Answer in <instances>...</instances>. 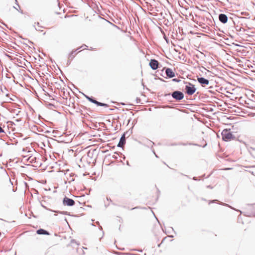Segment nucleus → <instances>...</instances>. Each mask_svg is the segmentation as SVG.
Instances as JSON below:
<instances>
[{"mask_svg":"<svg viewBox=\"0 0 255 255\" xmlns=\"http://www.w3.org/2000/svg\"><path fill=\"white\" fill-rule=\"evenodd\" d=\"M222 138L225 141H229L233 138V135L228 129H224L222 132Z\"/></svg>","mask_w":255,"mask_h":255,"instance_id":"f257e3e1","label":"nucleus"},{"mask_svg":"<svg viewBox=\"0 0 255 255\" xmlns=\"http://www.w3.org/2000/svg\"><path fill=\"white\" fill-rule=\"evenodd\" d=\"M186 93L189 95H193L196 91V88L194 85L189 83L188 85L185 86Z\"/></svg>","mask_w":255,"mask_h":255,"instance_id":"f03ea898","label":"nucleus"},{"mask_svg":"<svg viewBox=\"0 0 255 255\" xmlns=\"http://www.w3.org/2000/svg\"><path fill=\"white\" fill-rule=\"evenodd\" d=\"M172 97L176 100H181L183 99L184 95L180 91H175L172 94Z\"/></svg>","mask_w":255,"mask_h":255,"instance_id":"7ed1b4c3","label":"nucleus"},{"mask_svg":"<svg viewBox=\"0 0 255 255\" xmlns=\"http://www.w3.org/2000/svg\"><path fill=\"white\" fill-rule=\"evenodd\" d=\"M75 204L73 200L69 199L67 197H65L63 199V204L67 206H73Z\"/></svg>","mask_w":255,"mask_h":255,"instance_id":"20e7f679","label":"nucleus"},{"mask_svg":"<svg viewBox=\"0 0 255 255\" xmlns=\"http://www.w3.org/2000/svg\"><path fill=\"white\" fill-rule=\"evenodd\" d=\"M158 62L155 60V59H152L151 60L149 65L151 67V68L153 70H156L158 67Z\"/></svg>","mask_w":255,"mask_h":255,"instance_id":"39448f33","label":"nucleus"},{"mask_svg":"<svg viewBox=\"0 0 255 255\" xmlns=\"http://www.w3.org/2000/svg\"><path fill=\"white\" fill-rule=\"evenodd\" d=\"M197 80L203 87L208 85L209 83V81L208 80L202 77L197 78Z\"/></svg>","mask_w":255,"mask_h":255,"instance_id":"423d86ee","label":"nucleus"},{"mask_svg":"<svg viewBox=\"0 0 255 255\" xmlns=\"http://www.w3.org/2000/svg\"><path fill=\"white\" fill-rule=\"evenodd\" d=\"M166 74L169 78H173L175 77V73L170 68H167L165 71Z\"/></svg>","mask_w":255,"mask_h":255,"instance_id":"0eeeda50","label":"nucleus"},{"mask_svg":"<svg viewBox=\"0 0 255 255\" xmlns=\"http://www.w3.org/2000/svg\"><path fill=\"white\" fill-rule=\"evenodd\" d=\"M219 20L223 23H225L228 21V17L225 14H220L219 16Z\"/></svg>","mask_w":255,"mask_h":255,"instance_id":"6e6552de","label":"nucleus"},{"mask_svg":"<svg viewBox=\"0 0 255 255\" xmlns=\"http://www.w3.org/2000/svg\"><path fill=\"white\" fill-rule=\"evenodd\" d=\"M36 233L37 234H39V235H50V234L47 231H46L42 229H40L36 231Z\"/></svg>","mask_w":255,"mask_h":255,"instance_id":"1a4fd4ad","label":"nucleus"},{"mask_svg":"<svg viewBox=\"0 0 255 255\" xmlns=\"http://www.w3.org/2000/svg\"><path fill=\"white\" fill-rule=\"evenodd\" d=\"M90 101L92 103L97 104L98 106H104V107H108V105L107 104L102 103H100V102L97 101L96 100L90 99Z\"/></svg>","mask_w":255,"mask_h":255,"instance_id":"9d476101","label":"nucleus"},{"mask_svg":"<svg viewBox=\"0 0 255 255\" xmlns=\"http://www.w3.org/2000/svg\"><path fill=\"white\" fill-rule=\"evenodd\" d=\"M126 142L125 137L124 135H123L122 137L121 138L120 142L118 143V146L119 147H123L124 145L125 144Z\"/></svg>","mask_w":255,"mask_h":255,"instance_id":"9b49d317","label":"nucleus"},{"mask_svg":"<svg viewBox=\"0 0 255 255\" xmlns=\"http://www.w3.org/2000/svg\"><path fill=\"white\" fill-rule=\"evenodd\" d=\"M36 158L35 157L33 156H29L28 158L27 159V160H29L30 162H32L34 161V159H35Z\"/></svg>","mask_w":255,"mask_h":255,"instance_id":"f8f14e48","label":"nucleus"},{"mask_svg":"<svg viewBox=\"0 0 255 255\" xmlns=\"http://www.w3.org/2000/svg\"><path fill=\"white\" fill-rule=\"evenodd\" d=\"M4 132V130L0 126V133Z\"/></svg>","mask_w":255,"mask_h":255,"instance_id":"ddd939ff","label":"nucleus"}]
</instances>
